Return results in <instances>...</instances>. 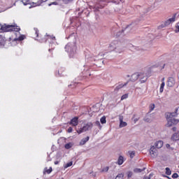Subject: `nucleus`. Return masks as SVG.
<instances>
[{
  "mask_svg": "<svg viewBox=\"0 0 179 179\" xmlns=\"http://www.w3.org/2000/svg\"><path fill=\"white\" fill-rule=\"evenodd\" d=\"M109 51H113L116 54H121L124 51V46L122 43L118 41H113L109 44L108 47Z\"/></svg>",
  "mask_w": 179,
  "mask_h": 179,
  "instance_id": "f257e3e1",
  "label": "nucleus"
},
{
  "mask_svg": "<svg viewBox=\"0 0 179 179\" xmlns=\"http://www.w3.org/2000/svg\"><path fill=\"white\" fill-rule=\"evenodd\" d=\"M178 109H176L175 112L168 113L167 114V121L166 127H172L176 124H178L179 120L174 118V117H177V113Z\"/></svg>",
  "mask_w": 179,
  "mask_h": 179,
  "instance_id": "f03ea898",
  "label": "nucleus"
},
{
  "mask_svg": "<svg viewBox=\"0 0 179 179\" xmlns=\"http://www.w3.org/2000/svg\"><path fill=\"white\" fill-rule=\"evenodd\" d=\"M92 128H93V123L88 122L85 124L82 128L78 129L77 130V133L79 134H83V132H86L87 131L92 129Z\"/></svg>",
  "mask_w": 179,
  "mask_h": 179,
  "instance_id": "7ed1b4c3",
  "label": "nucleus"
},
{
  "mask_svg": "<svg viewBox=\"0 0 179 179\" xmlns=\"http://www.w3.org/2000/svg\"><path fill=\"white\" fill-rule=\"evenodd\" d=\"M14 27L15 25L4 24L1 27L0 30H2V31H13V30H15V31H19V30H20V28H16V29H15Z\"/></svg>",
  "mask_w": 179,
  "mask_h": 179,
  "instance_id": "20e7f679",
  "label": "nucleus"
},
{
  "mask_svg": "<svg viewBox=\"0 0 179 179\" xmlns=\"http://www.w3.org/2000/svg\"><path fill=\"white\" fill-rule=\"evenodd\" d=\"M24 5H31V6H38L40 0H22Z\"/></svg>",
  "mask_w": 179,
  "mask_h": 179,
  "instance_id": "39448f33",
  "label": "nucleus"
},
{
  "mask_svg": "<svg viewBox=\"0 0 179 179\" xmlns=\"http://www.w3.org/2000/svg\"><path fill=\"white\" fill-rule=\"evenodd\" d=\"M150 155L151 157H157V150L155 145L151 146L150 149Z\"/></svg>",
  "mask_w": 179,
  "mask_h": 179,
  "instance_id": "423d86ee",
  "label": "nucleus"
},
{
  "mask_svg": "<svg viewBox=\"0 0 179 179\" xmlns=\"http://www.w3.org/2000/svg\"><path fill=\"white\" fill-rule=\"evenodd\" d=\"M173 22H176V15L173 16L171 18H169V20H167L166 21H165V22L164 23V24L162 25V27H166L170 24H171V23H173Z\"/></svg>",
  "mask_w": 179,
  "mask_h": 179,
  "instance_id": "0eeeda50",
  "label": "nucleus"
},
{
  "mask_svg": "<svg viewBox=\"0 0 179 179\" xmlns=\"http://www.w3.org/2000/svg\"><path fill=\"white\" fill-rule=\"evenodd\" d=\"M174 85H176V80L173 77H170L167 81V87H173Z\"/></svg>",
  "mask_w": 179,
  "mask_h": 179,
  "instance_id": "6e6552de",
  "label": "nucleus"
},
{
  "mask_svg": "<svg viewBox=\"0 0 179 179\" xmlns=\"http://www.w3.org/2000/svg\"><path fill=\"white\" fill-rule=\"evenodd\" d=\"M69 124L70 125H72V127L78 126V124H79V118L78 117H73V119H71Z\"/></svg>",
  "mask_w": 179,
  "mask_h": 179,
  "instance_id": "1a4fd4ad",
  "label": "nucleus"
},
{
  "mask_svg": "<svg viewBox=\"0 0 179 179\" xmlns=\"http://www.w3.org/2000/svg\"><path fill=\"white\" fill-rule=\"evenodd\" d=\"M140 81L141 83H145L148 80V76H145V74L139 73V77Z\"/></svg>",
  "mask_w": 179,
  "mask_h": 179,
  "instance_id": "9d476101",
  "label": "nucleus"
},
{
  "mask_svg": "<svg viewBox=\"0 0 179 179\" xmlns=\"http://www.w3.org/2000/svg\"><path fill=\"white\" fill-rule=\"evenodd\" d=\"M138 79H139V73H136L131 75V82H136V80H138Z\"/></svg>",
  "mask_w": 179,
  "mask_h": 179,
  "instance_id": "9b49d317",
  "label": "nucleus"
},
{
  "mask_svg": "<svg viewBox=\"0 0 179 179\" xmlns=\"http://www.w3.org/2000/svg\"><path fill=\"white\" fill-rule=\"evenodd\" d=\"M155 146L157 149H162V148H163V141H158L155 142Z\"/></svg>",
  "mask_w": 179,
  "mask_h": 179,
  "instance_id": "f8f14e48",
  "label": "nucleus"
},
{
  "mask_svg": "<svg viewBox=\"0 0 179 179\" xmlns=\"http://www.w3.org/2000/svg\"><path fill=\"white\" fill-rule=\"evenodd\" d=\"M171 141H179V131L173 134L171 136Z\"/></svg>",
  "mask_w": 179,
  "mask_h": 179,
  "instance_id": "ddd939ff",
  "label": "nucleus"
},
{
  "mask_svg": "<svg viewBox=\"0 0 179 179\" xmlns=\"http://www.w3.org/2000/svg\"><path fill=\"white\" fill-rule=\"evenodd\" d=\"M127 154L131 159H134V157H135L136 152L135 151L129 150Z\"/></svg>",
  "mask_w": 179,
  "mask_h": 179,
  "instance_id": "4468645a",
  "label": "nucleus"
},
{
  "mask_svg": "<svg viewBox=\"0 0 179 179\" xmlns=\"http://www.w3.org/2000/svg\"><path fill=\"white\" fill-rule=\"evenodd\" d=\"M124 164V157L120 156L117 159V164H119V166H121V164Z\"/></svg>",
  "mask_w": 179,
  "mask_h": 179,
  "instance_id": "2eb2a0df",
  "label": "nucleus"
},
{
  "mask_svg": "<svg viewBox=\"0 0 179 179\" xmlns=\"http://www.w3.org/2000/svg\"><path fill=\"white\" fill-rule=\"evenodd\" d=\"M146 168L139 169L136 168L134 169V173H142V171H145Z\"/></svg>",
  "mask_w": 179,
  "mask_h": 179,
  "instance_id": "dca6fc26",
  "label": "nucleus"
},
{
  "mask_svg": "<svg viewBox=\"0 0 179 179\" xmlns=\"http://www.w3.org/2000/svg\"><path fill=\"white\" fill-rule=\"evenodd\" d=\"M89 139H90L89 136L86 137L85 138H83L80 142V145H85V143H86V142H87Z\"/></svg>",
  "mask_w": 179,
  "mask_h": 179,
  "instance_id": "f3484780",
  "label": "nucleus"
},
{
  "mask_svg": "<svg viewBox=\"0 0 179 179\" xmlns=\"http://www.w3.org/2000/svg\"><path fill=\"white\" fill-rule=\"evenodd\" d=\"M127 125H128V123H127L126 122L122 121L120 122V128H124V127H127Z\"/></svg>",
  "mask_w": 179,
  "mask_h": 179,
  "instance_id": "a211bd4d",
  "label": "nucleus"
},
{
  "mask_svg": "<svg viewBox=\"0 0 179 179\" xmlns=\"http://www.w3.org/2000/svg\"><path fill=\"white\" fill-rule=\"evenodd\" d=\"M166 85V83L164 82H162L160 88H159V92L162 93L164 90V86Z\"/></svg>",
  "mask_w": 179,
  "mask_h": 179,
  "instance_id": "6ab92c4d",
  "label": "nucleus"
},
{
  "mask_svg": "<svg viewBox=\"0 0 179 179\" xmlns=\"http://www.w3.org/2000/svg\"><path fill=\"white\" fill-rule=\"evenodd\" d=\"M52 171V168L50 167L48 169H47V168L45 169L44 171V174H45V173H47L48 174H50V173Z\"/></svg>",
  "mask_w": 179,
  "mask_h": 179,
  "instance_id": "aec40b11",
  "label": "nucleus"
},
{
  "mask_svg": "<svg viewBox=\"0 0 179 179\" xmlns=\"http://www.w3.org/2000/svg\"><path fill=\"white\" fill-rule=\"evenodd\" d=\"M72 146H73V144L72 143H69L65 145V148L66 149H71V148H72Z\"/></svg>",
  "mask_w": 179,
  "mask_h": 179,
  "instance_id": "412c9836",
  "label": "nucleus"
},
{
  "mask_svg": "<svg viewBox=\"0 0 179 179\" xmlns=\"http://www.w3.org/2000/svg\"><path fill=\"white\" fill-rule=\"evenodd\" d=\"M72 164H73V162H70L64 164V169H68V167H71V166H72Z\"/></svg>",
  "mask_w": 179,
  "mask_h": 179,
  "instance_id": "4be33fe9",
  "label": "nucleus"
},
{
  "mask_svg": "<svg viewBox=\"0 0 179 179\" xmlns=\"http://www.w3.org/2000/svg\"><path fill=\"white\" fill-rule=\"evenodd\" d=\"M166 174L167 176H171V170H170V168H166Z\"/></svg>",
  "mask_w": 179,
  "mask_h": 179,
  "instance_id": "5701e85b",
  "label": "nucleus"
},
{
  "mask_svg": "<svg viewBox=\"0 0 179 179\" xmlns=\"http://www.w3.org/2000/svg\"><path fill=\"white\" fill-rule=\"evenodd\" d=\"M101 123L102 124H106V122H107V120H106V116L102 117L100 119Z\"/></svg>",
  "mask_w": 179,
  "mask_h": 179,
  "instance_id": "b1692460",
  "label": "nucleus"
},
{
  "mask_svg": "<svg viewBox=\"0 0 179 179\" xmlns=\"http://www.w3.org/2000/svg\"><path fill=\"white\" fill-rule=\"evenodd\" d=\"M115 179H124V174L123 173L118 174L116 176Z\"/></svg>",
  "mask_w": 179,
  "mask_h": 179,
  "instance_id": "393cba45",
  "label": "nucleus"
},
{
  "mask_svg": "<svg viewBox=\"0 0 179 179\" xmlns=\"http://www.w3.org/2000/svg\"><path fill=\"white\" fill-rule=\"evenodd\" d=\"M108 170H109L108 166H106V167L102 169L101 173H107V171H108Z\"/></svg>",
  "mask_w": 179,
  "mask_h": 179,
  "instance_id": "a878e982",
  "label": "nucleus"
},
{
  "mask_svg": "<svg viewBox=\"0 0 179 179\" xmlns=\"http://www.w3.org/2000/svg\"><path fill=\"white\" fill-rule=\"evenodd\" d=\"M125 99H128V94H125L122 96L121 100H125Z\"/></svg>",
  "mask_w": 179,
  "mask_h": 179,
  "instance_id": "bb28decb",
  "label": "nucleus"
},
{
  "mask_svg": "<svg viewBox=\"0 0 179 179\" xmlns=\"http://www.w3.org/2000/svg\"><path fill=\"white\" fill-rule=\"evenodd\" d=\"M133 174L134 173L131 171L127 172V177H128V178H131V177H132Z\"/></svg>",
  "mask_w": 179,
  "mask_h": 179,
  "instance_id": "cd10ccee",
  "label": "nucleus"
},
{
  "mask_svg": "<svg viewBox=\"0 0 179 179\" xmlns=\"http://www.w3.org/2000/svg\"><path fill=\"white\" fill-rule=\"evenodd\" d=\"M119 120H120V122L124 121V116H122V115H119Z\"/></svg>",
  "mask_w": 179,
  "mask_h": 179,
  "instance_id": "c85d7f7f",
  "label": "nucleus"
},
{
  "mask_svg": "<svg viewBox=\"0 0 179 179\" xmlns=\"http://www.w3.org/2000/svg\"><path fill=\"white\" fill-rule=\"evenodd\" d=\"M95 124L97 127H99V129H101V124H100V122L97 121Z\"/></svg>",
  "mask_w": 179,
  "mask_h": 179,
  "instance_id": "c756f323",
  "label": "nucleus"
},
{
  "mask_svg": "<svg viewBox=\"0 0 179 179\" xmlns=\"http://www.w3.org/2000/svg\"><path fill=\"white\" fill-rule=\"evenodd\" d=\"M172 178H178V173H173L172 175Z\"/></svg>",
  "mask_w": 179,
  "mask_h": 179,
  "instance_id": "7c9ffc66",
  "label": "nucleus"
},
{
  "mask_svg": "<svg viewBox=\"0 0 179 179\" xmlns=\"http://www.w3.org/2000/svg\"><path fill=\"white\" fill-rule=\"evenodd\" d=\"M72 131H73V129L72 127H69V128L68 129V132H69V134H71V132H72Z\"/></svg>",
  "mask_w": 179,
  "mask_h": 179,
  "instance_id": "2f4dec72",
  "label": "nucleus"
},
{
  "mask_svg": "<svg viewBox=\"0 0 179 179\" xmlns=\"http://www.w3.org/2000/svg\"><path fill=\"white\" fill-rule=\"evenodd\" d=\"M150 110H151V111H153V110H155V104H153L150 106Z\"/></svg>",
  "mask_w": 179,
  "mask_h": 179,
  "instance_id": "473e14b6",
  "label": "nucleus"
},
{
  "mask_svg": "<svg viewBox=\"0 0 179 179\" xmlns=\"http://www.w3.org/2000/svg\"><path fill=\"white\" fill-rule=\"evenodd\" d=\"M172 131H177V127H173V128H172Z\"/></svg>",
  "mask_w": 179,
  "mask_h": 179,
  "instance_id": "72a5a7b5",
  "label": "nucleus"
},
{
  "mask_svg": "<svg viewBox=\"0 0 179 179\" xmlns=\"http://www.w3.org/2000/svg\"><path fill=\"white\" fill-rule=\"evenodd\" d=\"M73 0H64V1L66 2V3H68V2H71Z\"/></svg>",
  "mask_w": 179,
  "mask_h": 179,
  "instance_id": "f704fd0d",
  "label": "nucleus"
},
{
  "mask_svg": "<svg viewBox=\"0 0 179 179\" xmlns=\"http://www.w3.org/2000/svg\"><path fill=\"white\" fill-rule=\"evenodd\" d=\"M144 179H150V177H149V176H145V177H144Z\"/></svg>",
  "mask_w": 179,
  "mask_h": 179,
  "instance_id": "c9c22d12",
  "label": "nucleus"
},
{
  "mask_svg": "<svg viewBox=\"0 0 179 179\" xmlns=\"http://www.w3.org/2000/svg\"><path fill=\"white\" fill-rule=\"evenodd\" d=\"M166 146L167 149H169L170 148V144H166Z\"/></svg>",
  "mask_w": 179,
  "mask_h": 179,
  "instance_id": "e433bc0d",
  "label": "nucleus"
},
{
  "mask_svg": "<svg viewBox=\"0 0 179 179\" xmlns=\"http://www.w3.org/2000/svg\"><path fill=\"white\" fill-rule=\"evenodd\" d=\"M59 162H58V161L55 162V164H59Z\"/></svg>",
  "mask_w": 179,
  "mask_h": 179,
  "instance_id": "4c0bfd02",
  "label": "nucleus"
},
{
  "mask_svg": "<svg viewBox=\"0 0 179 179\" xmlns=\"http://www.w3.org/2000/svg\"><path fill=\"white\" fill-rule=\"evenodd\" d=\"M36 37H38V32H37V31H36Z\"/></svg>",
  "mask_w": 179,
  "mask_h": 179,
  "instance_id": "58836bf2",
  "label": "nucleus"
},
{
  "mask_svg": "<svg viewBox=\"0 0 179 179\" xmlns=\"http://www.w3.org/2000/svg\"><path fill=\"white\" fill-rule=\"evenodd\" d=\"M66 50L69 48V45H66V47H65Z\"/></svg>",
  "mask_w": 179,
  "mask_h": 179,
  "instance_id": "ea45409f",
  "label": "nucleus"
},
{
  "mask_svg": "<svg viewBox=\"0 0 179 179\" xmlns=\"http://www.w3.org/2000/svg\"><path fill=\"white\" fill-rule=\"evenodd\" d=\"M125 85H127V83H125V84L123 85H120V87H122L123 86H125Z\"/></svg>",
  "mask_w": 179,
  "mask_h": 179,
  "instance_id": "a19ab883",
  "label": "nucleus"
},
{
  "mask_svg": "<svg viewBox=\"0 0 179 179\" xmlns=\"http://www.w3.org/2000/svg\"><path fill=\"white\" fill-rule=\"evenodd\" d=\"M162 82H164V78L162 79Z\"/></svg>",
  "mask_w": 179,
  "mask_h": 179,
  "instance_id": "79ce46f5",
  "label": "nucleus"
},
{
  "mask_svg": "<svg viewBox=\"0 0 179 179\" xmlns=\"http://www.w3.org/2000/svg\"><path fill=\"white\" fill-rule=\"evenodd\" d=\"M134 121H135V122H136V121H138V119H134Z\"/></svg>",
  "mask_w": 179,
  "mask_h": 179,
  "instance_id": "37998d69",
  "label": "nucleus"
},
{
  "mask_svg": "<svg viewBox=\"0 0 179 179\" xmlns=\"http://www.w3.org/2000/svg\"><path fill=\"white\" fill-rule=\"evenodd\" d=\"M52 5H55V2L52 3Z\"/></svg>",
  "mask_w": 179,
  "mask_h": 179,
  "instance_id": "c03bdc74",
  "label": "nucleus"
},
{
  "mask_svg": "<svg viewBox=\"0 0 179 179\" xmlns=\"http://www.w3.org/2000/svg\"><path fill=\"white\" fill-rule=\"evenodd\" d=\"M20 40H23V38H20Z\"/></svg>",
  "mask_w": 179,
  "mask_h": 179,
  "instance_id": "a18cd8bd",
  "label": "nucleus"
},
{
  "mask_svg": "<svg viewBox=\"0 0 179 179\" xmlns=\"http://www.w3.org/2000/svg\"><path fill=\"white\" fill-rule=\"evenodd\" d=\"M115 3H117V1H113Z\"/></svg>",
  "mask_w": 179,
  "mask_h": 179,
  "instance_id": "49530a36",
  "label": "nucleus"
},
{
  "mask_svg": "<svg viewBox=\"0 0 179 179\" xmlns=\"http://www.w3.org/2000/svg\"><path fill=\"white\" fill-rule=\"evenodd\" d=\"M49 6H51V4H49Z\"/></svg>",
  "mask_w": 179,
  "mask_h": 179,
  "instance_id": "de8ad7c7",
  "label": "nucleus"
},
{
  "mask_svg": "<svg viewBox=\"0 0 179 179\" xmlns=\"http://www.w3.org/2000/svg\"><path fill=\"white\" fill-rule=\"evenodd\" d=\"M52 38H55V36H54Z\"/></svg>",
  "mask_w": 179,
  "mask_h": 179,
  "instance_id": "09e8293b",
  "label": "nucleus"
},
{
  "mask_svg": "<svg viewBox=\"0 0 179 179\" xmlns=\"http://www.w3.org/2000/svg\"><path fill=\"white\" fill-rule=\"evenodd\" d=\"M43 1H47V0H43Z\"/></svg>",
  "mask_w": 179,
  "mask_h": 179,
  "instance_id": "8fccbe9b",
  "label": "nucleus"
}]
</instances>
